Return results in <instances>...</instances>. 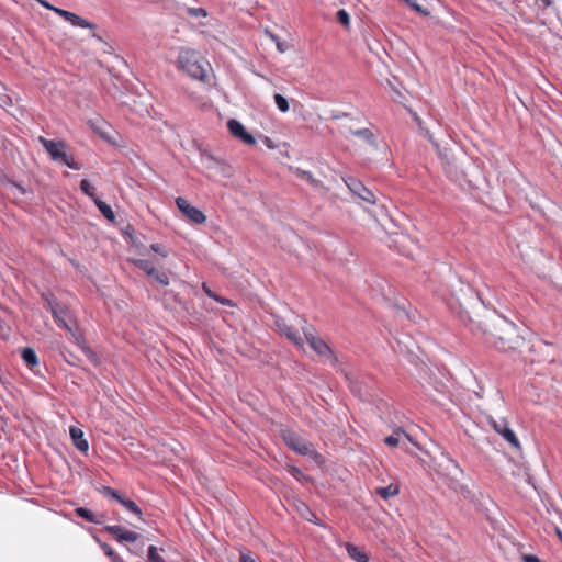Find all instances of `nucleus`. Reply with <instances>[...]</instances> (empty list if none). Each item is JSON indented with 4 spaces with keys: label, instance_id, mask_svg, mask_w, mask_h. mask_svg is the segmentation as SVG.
Wrapping results in <instances>:
<instances>
[{
    "label": "nucleus",
    "instance_id": "nucleus-42",
    "mask_svg": "<svg viewBox=\"0 0 562 562\" xmlns=\"http://www.w3.org/2000/svg\"><path fill=\"white\" fill-rule=\"evenodd\" d=\"M263 143L268 148H274L276 146L272 144V140L269 137H265Z\"/></svg>",
    "mask_w": 562,
    "mask_h": 562
},
{
    "label": "nucleus",
    "instance_id": "nucleus-11",
    "mask_svg": "<svg viewBox=\"0 0 562 562\" xmlns=\"http://www.w3.org/2000/svg\"><path fill=\"white\" fill-rule=\"evenodd\" d=\"M227 128L229 133L236 137L243 140L247 145H255L256 138L246 131L245 126L237 120L231 119L227 122Z\"/></svg>",
    "mask_w": 562,
    "mask_h": 562
},
{
    "label": "nucleus",
    "instance_id": "nucleus-22",
    "mask_svg": "<svg viewBox=\"0 0 562 562\" xmlns=\"http://www.w3.org/2000/svg\"><path fill=\"white\" fill-rule=\"evenodd\" d=\"M94 204L97 205V207L100 211V213L108 221H110V222H114L115 221V214H114L113 210L111 209V206L109 204H106L104 201H102L99 198L95 199Z\"/></svg>",
    "mask_w": 562,
    "mask_h": 562
},
{
    "label": "nucleus",
    "instance_id": "nucleus-38",
    "mask_svg": "<svg viewBox=\"0 0 562 562\" xmlns=\"http://www.w3.org/2000/svg\"><path fill=\"white\" fill-rule=\"evenodd\" d=\"M150 249L156 252V254H159L160 256L162 257H167L168 256V252L158 244H153L150 246Z\"/></svg>",
    "mask_w": 562,
    "mask_h": 562
},
{
    "label": "nucleus",
    "instance_id": "nucleus-31",
    "mask_svg": "<svg viewBox=\"0 0 562 562\" xmlns=\"http://www.w3.org/2000/svg\"><path fill=\"white\" fill-rule=\"evenodd\" d=\"M148 561L149 562H165L164 558L157 552V548L155 546H150L148 548Z\"/></svg>",
    "mask_w": 562,
    "mask_h": 562
},
{
    "label": "nucleus",
    "instance_id": "nucleus-21",
    "mask_svg": "<svg viewBox=\"0 0 562 562\" xmlns=\"http://www.w3.org/2000/svg\"><path fill=\"white\" fill-rule=\"evenodd\" d=\"M21 357L30 369L38 366V358L34 349L24 348L21 351Z\"/></svg>",
    "mask_w": 562,
    "mask_h": 562
},
{
    "label": "nucleus",
    "instance_id": "nucleus-32",
    "mask_svg": "<svg viewBox=\"0 0 562 562\" xmlns=\"http://www.w3.org/2000/svg\"><path fill=\"white\" fill-rule=\"evenodd\" d=\"M101 492L103 495L108 496V497H111L115 501H120V498L122 497V495L114 488L110 487V486H102L101 488Z\"/></svg>",
    "mask_w": 562,
    "mask_h": 562
},
{
    "label": "nucleus",
    "instance_id": "nucleus-9",
    "mask_svg": "<svg viewBox=\"0 0 562 562\" xmlns=\"http://www.w3.org/2000/svg\"><path fill=\"white\" fill-rule=\"evenodd\" d=\"M283 438H284L286 446L290 449H292L293 451H295L302 456H307L313 451L312 445L310 442L301 439L294 432H286V434H284Z\"/></svg>",
    "mask_w": 562,
    "mask_h": 562
},
{
    "label": "nucleus",
    "instance_id": "nucleus-36",
    "mask_svg": "<svg viewBox=\"0 0 562 562\" xmlns=\"http://www.w3.org/2000/svg\"><path fill=\"white\" fill-rule=\"evenodd\" d=\"M188 13L192 16H206V11L203 8H189Z\"/></svg>",
    "mask_w": 562,
    "mask_h": 562
},
{
    "label": "nucleus",
    "instance_id": "nucleus-13",
    "mask_svg": "<svg viewBox=\"0 0 562 562\" xmlns=\"http://www.w3.org/2000/svg\"><path fill=\"white\" fill-rule=\"evenodd\" d=\"M56 14L69 22L72 26L95 30V24L67 10H56Z\"/></svg>",
    "mask_w": 562,
    "mask_h": 562
},
{
    "label": "nucleus",
    "instance_id": "nucleus-48",
    "mask_svg": "<svg viewBox=\"0 0 562 562\" xmlns=\"http://www.w3.org/2000/svg\"><path fill=\"white\" fill-rule=\"evenodd\" d=\"M112 562H124V560L121 557H119V558H115Z\"/></svg>",
    "mask_w": 562,
    "mask_h": 562
},
{
    "label": "nucleus",
    "instance_id": "nucleus-46",
    "mask_svg": "<svg viewBox=\"0 0 562 562\" xmlns=\"http://www.w3.org/2000/svg\"><path fill=\"white\" fill-rule=\"evenodd\" d=\"M15 188L21 192V193H25V190L23 187L19 186V184H14Z\"/></svg>",
    "mask_w": 562,
    "mask_h": 562
},
{
    "label": "nucleus",
    "instance_id": "nucleus-7",
    "mask_svg": "<svg viewBox=\"0 0 562 562\" xmlns=\"http://www.w3.org/2000/svg\"><path fill=\"white\" fill-rule=\"evenodd\" d=\"M490 426L498 434L501 435L513 449L516 451L521 450L520 441L518 440L516 434L509 428L508 422L504 418L495 419L492 416L488 418Z\"/></svg>",
    "mask_w": 562,
    "mask_h": 562
},
{
    "label": "nucleus",
    "instance_id": "nucleus-4",
    "mask_svg": "<svg viewBox=\"0 0 562 562\" xmlns=\"http://www.w3.org/2000/svg\"><path fill=\"white\" fill-rule=\"evenodd\" d=\"M38 142L48 153L52 160L65 164L66 166L74 170L81 169V165L76 162L72 156L68 154V145L66 142L47 139L44 136H40Z\"/></svg>",
    "mask_w": 562,
    "mask_h": 562
},
{
    "label": "nucleus",
    "instance_id": "nucleus-45",
    "mask_svg": "<svg viewBox=\"0 0 562 562\" xmlns=\"http://www.w3.org/2000/svg\"><path fill=\"white\" fill-rule=\"evenodd\" d=\"M158 272H159V271H158L156 268H154V269H153V273H148L147 276L151 277V278L155 280V278H156V276H157V273H158Z\"/></svg>",
    "mask_w": 562,
    "mask_h": 562
},
{
    "label": "nucleus",
    "instance_id": "nucleus-5",
    "mask_svg": "<svg viewBox=\"0 0 562 562\" xmlns=\"http://www.w3.org/2000/svg\"><path fill=\"white\" fill-rule=\"evenodd\" d=\"M177 66L193 79L204 80L205 78V67L198 61L195 53L191 49L180 50Z\"/></svg>",
    "mask_w": 562,
    "mask_h": 562
},
{
    "label": "nucleus",
    "instance_id": "nucleus-43",
    "mask_svg": "<svg viewBox=\"0 0 562 562\" xmlns=\"http://www.w3.org/2000/svg\"><path fill=\"white\" fill-rule=\"evenodd\" d=\"M539 3H541L543 7L548 8L551 5L552 1L551 0H538Z\"/></svg>",
    "mask_w": 562,
    "mask_h": 562
},
{
    "label": "nucleus",
    "instance_id": "nucleus-12",
    "mask_svg": "<svg viewBox=\"0 0 562 562\" xmlns=\"http://www.w3.org/2000/svg\"><path fill=\"white\" fill-rule=\"evenodd\" d=\"M276 326L295 346H297V347L303 346V339L301 338V335H300V331L297 328H295L292 325H289L283 318H280V317L276 319Z\"/></svg>",
    "mask_w": 562,
    "mask_h": 562
},
{
    "label": "nucleus",
    "instance_id": "nucleus-15",
    "mask_svg": "<svg viewBox=\"0 0 562 562\" xmlns=\"http://www.w3.org/2000/svg\"><path fill=\"white\" fill-rule=\"evenodd\" d=\"M449 473V486L454 491H459L462 488V485L459 482V477L463 474L460 465L452 459H449L446 467Z\"/></svg>",
    "mask_w": 562,
    "mask_h": 562
},
{
    "label": "nucleus",
    "instance_id": "nucleus-30",
    "mask_svg": "<svg viewBox=\"0 0 562 562\" xmlns=\"http://www.w3.org/2000/svg\"><path fill=\"white\" fill-rule=\"evenodd\" d=\"M270 38L276 43L277 48L280 53H284L289 49L290 45L285 41H280L278 36L274 34L269 33Z\"/></svg>",
    "mask_w": 562,
    "mask_h": 562
},
{
    "label": "nucleus",
    "instance_id": "nucleus-28",
    "mask_svg": "<svg viewBox=\"0 0 562 562\" xmlns=\"http://www.w3.org/2000/svg\"><path fill=\"white\" fill-rule=\"evenodd\" d=\"M134 263L137 268L143 270L146 274L153 273V269L155 268L148 260L146 259H136Z\"/></svg>",
    "mask_w": 562,
    "mask_h": 562
},
{
    "label": "nucleus",
    "instance_id": "nucleus-20",
    "mask_svg": "<svg viewBox=\"0 0 562 562\" xmlns=\"http://www.w3.org/2000/svg\"><path fill=\"white\" fill-rule=\"evenodd\" d=\"M400 493V486L395 483H391L387 486L378 487L375 494L381 496L383 499L396 496Z\"/></svg>",
    "mask_w": 562,
    "mask_h": 562
},
{
    "label": "nucleus",
    "instance_id": "nucleus-27",
    "mask_svg": "<svg viewBox=\"0 0 562 562\" xmlns=\"http://www.w3.org/2000/svg\"><path fill=\"white\" fill-rule=\"evenodd\" d=\"M273 98H274V103H276L277 108L281 112L285 113L289 111V109H290L289 102L283 95L276 93Z\"/></svg>",
    "mask_w": 562,
    "mask_h": 562
},
{
    "label": "nucleus",
    "instance_id": "nucleus-17",
    "mask_svg": "<svg viewBox=\"0 0 562 562\" xmlns=\"http://www.w3.org/2000/svg\"><path fill=\"white\" fill-rule=\"evenodd\" d=\"M75 513L79 517L83 518L85 520H87L89 522H92L95 525H101L103 522V515H97L92 510H90L86 507H78L75 509Z\"/></svg>",
    "mask_w": 562,
    "mask_h": 562
},
{
    "label": "nucleus",
    "instance_id": "nucleus-3",
    "mask_svg": "<svg viewBox=\"0 0 562 562\" xmlns=\"http://www.w3.org/2000/svg\"><path fill=\"white\" fill-rule=\"evenodd\" d=\"M297 326L301 327L304 337L311 348L324 359V361L328 362L331 366L337 363V358L331 350V348L316 335L313 326L308 325L305 319L296 317Z\"/></svg>",
    "mask_w": 562,
    "mask_h": 562
},
{
    "label": "nucleus",
    "instance_id": "nucleus-24",
    "mask_svg": "<svg viewBox=\"0 0 562 562\" xmlns=\"http://www.w3.org/2000/svg\"><path fill=\"white\" fill-rule=\"evenodd\" d=\"M460 285H461L460 291H459L460 293H456L457 299H458L459 301H461V300H465V299H471V297H473L474 295H477V294L474 292L473 288H472L470 284H463V283L460 281ZM477 297L480 299V296H479V295H477Z\"/></svg>",
    "mask_w": 562,
    "mask_h": 562
},
{
    "label": "nucleus",
    "instance_id": "nucleus-10",
    "mask_svg": "<svg viewBox=\"0 0 562 562\" xmlns=\"http://www.w3.org/2000/svg\"><path fill=\"white\" fill-rule=\"evenodd\" d=\"M349 190L357 196H359L361 200L374 204L376 203L375 194L366 188L360 181L356 179H348L345 181Z\"/></svg>",
    "mask_w": 562,
    "mask_h": 562
},
{
    "label": "nucleus",
    "instance_id": "nucleus-34",
    "mask_svg": "<svg viewBox=\"0 0 562 562\" xmlns=\"http://www.w3.org/2000/svg\"><path fill=\"white\" fill-rule=\"evenodd\" d=\"M203 289H204L205 293L207 294V296L216 300L217 302H220V303H222L224 305H231V301L229 300L221 299L220 296L214 294L210 289H207L205 285H203Z\"/></svg>",
    "mask_w": 562,
    "mask_h": 562
},
{
    "label": "nucleus",
    "instance_id": "nucleus-41",
    "mask_svg": "<svg viewBox=\"0 0 562 562\" xmlns=\"http://www.w3.org/2000/svg\"><path fill=\"white\" fill-rule=\"evenodd\" d=\"M524 562H541L540 559L533 554H525L522 555Z\"/></svg>",
    "mask_w": 562,
    "mask_h": 562
},
{
    "label": "nucleus",
    "instance_id": "nucleus-25",
    "mask_svg": "<svg viewBox=\"0 0 562 562\" xmlns=\"http://www.w3.org/2000/svg\"><path fill=\"white\" fill-rule=\"evenodd\" d=\"M119 503L128 512L137 515L140 517L142 515V510L139 508V506L134 502V501H131V499H127L125 497H121Z\"/></svg>",
    "mask_w": 562,
    "mask_h": 562
},
{
    "label": "nucleus",
    "instance_id": "nucleus-6",
    "mask_svg": "<svg viewBox=\"0 0 562 562\" xmlns=\"http://www.w3.org/2000/svg\"><path fill=\"white\" fill-rule=\"evenodd\" d=\"M48 302L49 310L58 324V326L65 328L76 340L79 338L77 337L76 329L71 325L72 324V317L69 313L68 307L59 304H54L48 297H46Z\"/></svg>",
    "mask_w": 562,
    "mask_h": 562
},
{
    "label": "nucleus",
    "instance_id": "nucleus-1",
    "mask_svg": "<svg viewBox=\"0 0 562 562\" xmlns=\"http://www.w3.org/2000/svg\"><path fill=\"white\" fill-rule=\"evenodd\" d=\"M486 331L491 342L501 351H516L525 345V338L517 326L502 315H493L486 322Z\"/></svg>",
    "mask_w": 562,
    "mask_h": 562
},
{
    "label": "nucleus",
    "instance_id": "nucleus-23",
    "mask_svg": "<svg viewBox=\"0 0 562 562\" xmlns=\"http://www.w3.org/2000/svg\"><path fill=\"white\" fill-rule=\"evenodd\" d=\"M352 135L362 138L364 142H367L369 145H371L374 148H378V144L375 143V138L371 130L369 128H360L351 132Z\"/></svg>",
    "mask_w": 562,
    "mask_h": 562
},
{
    "label": "nucleus",
    "instance_id": "nucleus-44",
    "mask_svg": "<svg viewBox=\"0 0 562 562\" xmlns=\"http://www.w3.org/2000/svg\"><path fill=\"white\" fill-rule=\"evenodd\" d=\"M83 350H85V352H86L87 355H89L90 357H94V353L92 352V350H91L90 348L85 347V348H83Z\"/></svg>",
    "mask_w": 562,
    "mask_h": 562
},
{
    "label": "nucleus",
    "instance_id": "nucleus-16",
    "mask_svg": "<svg viewBox=\"0 0 562 562\" xmlns=\"http://www.w3.org/2000/svg\"><path fill=\"white\" fill-rule=\"evenodd\" d=\"M69 432L75 447L86 453L89 450V443L83 437V431L80 428L70 427Z\"/></svg>",
    "mask_w": 562,
    "mask_h": 562
},
{
    "label": "nucleus",
    "instance_id": "nucleus-29",
    "mask_svg": "<svg viewBox=\"0 0 562 562\" xmlns=\"http://www.w3.org/2000/svg\"><path fill=\"white\" fill-rule=\"evenodd\" d=\"M296 173H297V176H299L301 179H303V180H305V181L310 182L312 186H315V187H316V186H318V184H319V181H318V180H316V179L313 177L312 172H310V171H305V170L297 169V170H296Z\"/></svg>",
    "mask_w": 562,
    "mask_h": 562
},
{
    "label": "nucleus",
    "instance_id": "nucleus-8",
    "mask_svg": "<svg viewBox=\"0 0 562 562\" xmlns=\"http://www.w3.org/2000/svg\"><path fill=\"white\" fill-rule=\"evenodd\" d=\"M176 204L178 209L194 224H202L206 221V216L202 211L192 206L184 198H177Z\"/></svg>",
    "mask_w": 562,
    "mask_h": 562
},
{
    "label": "nucleus",
    "instance_id": "nucleus-39",
    "mask_svg": "<svg viewBox=\"0 0 562 562\" xmlns=\"http://www.w3.org/2000/svg\"><path fill=\"white\" fill-rule=\"evenodd\" d=\"M239 562H256V559L250 553H240Z\"/></svg>",
    "mask_w": 562,
    "mask_h": 562
},
{
    "label": "nucleus",
    "instance_id": "nucleus-35",
    "mask_svg": "<svg viewBox=\"0 0 562 562\" xmlns=\"http://www.w3.org/2000/svg\"><path fill=\"white\" fill-rule=\"evenodd\" d=\"M101 548L102 550L104 551V553L111 559V562L115 559V558H119L120 555L106 543H102L101 544Z\"/></svg>",
    "mask_w": 562,
    "mask_h": 562
},
{
    "label": "nucleus",
    "instance_id": "nucleus-14",
    "mask_svg": "<svg viewBox=\"0 0 562 562\" xmlns=\"http://www.w3.org/2000/svg\"><path fill=\"white\" fill-rule=\"evenodd\" d=\"M104 530L113 536L117 541L123 542H135L138 539V535L134 531L126 530L121 526H105Z\"/></svg>",
    "mask_w": 562,
    "mask_h": 562
},
{
    "label": "nucleus",
    "instance_id": "nucleus-37",
    "mask_svg": "<svg viewBox=\"0 0 562 562\" xmlns=\"http://www.w3.org/2000/svg\"><path fill=\"white\" fill-rule=\"evenodd\" d=\"M155 281H157L161 285H168L169 284V278L167 273L159 271L155 278Z\"/></svg>",
    "mask_w": 562,
    "mask_h": 562
},
{
    "label": "nucleus",
    "instance_id": "nucleus-18",
    "mask_svg": "<svg viewBox=\"0 0 562 562\" xmlns=\"http://www.w3.org/2000/svg\"><path fill=\"white\" fill-rule=\"evenodd\" d=\"M403 438H406L408 441H412V438L409 437L408 434H406L404 430L402 429H396L391 436H387L385 439H384V442L389 446V447H397L401 445L402 442V439Z\"/></svg>",
    "mask_w": 562,
    "mask_h": 562
},
{
    "label": "nucleus",
    "instance_id": "nucleus-47",
    "mask_svg": "<svg viewBox=\"0 0 562 562\" xmlns=\"http://www.w3.org/2000/svg\"><path fill=\"white\" fill-rule=\"evenodd\" d=\"M557 535L560 538V540L562 541V531L560 529H557Z\"/></svg>",
    "mask_w": 562,
    "mask_h": 562
},
{
    "label": "nucleus",
    "instance_id": "nucleus-26",
    "mask_svg": "<svg viewBox=\"0 0 562 562\" xmlns=\"http://www.w3.org/2000/svg\"><path fill=\"white\" fill-rule=\"evenodd\" d=\"M80 189L82 190V192L85 194H87L89 198H91L93 200V202L95 201V199H98V196L95 194V188L93 186H91V183L87 179L81 180Z\"/></svg>",
    "mask_w": 562,
    "mask_h": 562
},
{
    "label": "nucleus",
    "instance_id": "nucleus-2",
    "mask_svg": "<svg viewBox=\"0 0 562 562\" xmlns=\"http://www.w3.org/2000/svg\"><path fill=\"white\" fill-rule=\"evenodd\" d=\"M428 138L437 150L446 175L461 187H463V182L471 184V180L467 179V173L460 168L459 160L453 155L451 149L441 147L437 142L432 139L430 135H428Z\"/></svg>",
    "mask_w": 562,
    "mask_h": 562
},
{
    "label": "nucleus",
    "instance_id": "nucleus-40",
    "mask_svg": "<svg viewBox=\"0 0 562 562\" xmlns=\"http://www.w3.org/2000/svg\"><path fill=\"white\" fill-rule=\"evenodd\" d=\"M38 2H40L44 8L48 9V10H50V11L55 12V13H56V10H61L60 8L54 7V5H52L50 3H48L47 1H45V0H38Z\"/></svg>",
    "mask_w": 562,
    "mask_h": 562
},
{
    "label": "nucleus",
    "instance_id": "nucleus-33",
    "mask_svg": "<svg viewBox=\"0 0 562 562\" xmlns=\"http://www.w3.org/2000/svg\"><path fill=\"white\" fill-rule=\"evenodd\" d=\"M337 20L344 26H349V24H350V16H349L348 12L344 9L338 10Z\"/></svg>",
    "mask_w": 562,
    "mask_h": 562
},
{
    "label": "nucleus",
    "instance_id": "nucleus-19",
    "mask_svg": "<svg viewBox=\"0 0 562 562\" xmlns=\"http://www.w3.org/2000/svg\"><path fill=\"white\" fill-rule=\"evenodd\" d=\"M346 549L349 557L356 562H369L368 554L361 548L351 543H347Z\"/></svg>",
    "mask_w": 562,
    "mask_h": 562
}]
</instances>
